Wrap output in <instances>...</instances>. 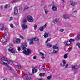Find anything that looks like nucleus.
Listing matches in <instances>:
<instances>
[{
	"instance_id": "20e7f679",
	"label": "nucleus",
	"mask_w": 80,
	"mask_h": 80,
	"mask_svg": "<svg viewBox=\"0 0 80 80\" xmlns=\"http://www.w3.org/2000/svg\"><path fill=\"white\" fill-rule=\"evenodd\" d=\"M27 20L28 21L30 22V23H32V22H33V20H34L32 16H30V15H28V16Z\"/></svg>"
},
{
	"instance_id": "bb28decb",
	"label": "nucleus",
	"mask_w": 80,
	"mask_h": 80,
	"mask_svg": "<svg viewBox=\"0 0 80 80\" xmlns=\"http://www.w3.org/2000/svg\"><path fill=\"white\" fill-rule=\"evenodd\" d=\"M68 57V53L65 54L64 56V58H67Z\"/></svg>"
},
{
	"instance_id": "7c9ffc66",
	"label": "nucleus",
	"mask_w": 80,
	"mask_h": 80,
	"mask_svg": "<svg viewBox=\"0 0 80 80\" xmlns=\"http://www.w3.org/2000/svg\"><path fill=\"white\" fill-rule=\"evenodd\" d=\"M76 40H77V41H78V40H80V38L79 37H78V36L76 37Z\"/></svg>"
},
{
	"instance_id": "412c9836",
	"label": "nucleus",
	"mask_w": 80,
	"mask_h": 80,
	"mask_svg": "<svg viewBox=\"0 0 80 80\" xmlns=\"http://www.w3.org/2000/svg\"><path fill=\"white\" fill-rule=\"evenodd\" d=\"M45 75V73L43 72L42 73H40L39 74V76L40 77H44Z\"/></svg>"
},
{
	"instance_id": "6ab92c4d",
	"label": "nucleus",
	"mask_w": 80,
	"mask_h": 80,
	"mask_svg": "<svg viewBox=\"0 0 80 80\" xmlns=\"http://www.w3.org/2000/svg\"><path fill=\"white\" fill-rule=\"evenodd\" d=\"M38 71V69H35L33 68L32 70V73H35V72H37Z\"/></svg>"
},
{
	"instance_id": "ea45409f",
	"label": "nucleus",
	"mask_w": 80,
	"mask_h": 80,
	"mask_svg": "<svg viewBox=\"0 0 80 80\" xmlns=\"http://www.w3.org/2000/svg\"><path fill=\"white\" fill-rule=\"evenodd\" d=\"M77 45L78 46V48H80V43H79V42L78 43Z\"/></svg>"
},
{
	"instance_id": "2f4dec72",
	"label": "nucleus",
	"mask_w": 80,
	"mask_h": 80,
	"mask_svg": "<svg viewBox=\"0 0 80 80\" xmlns=\"http://www.w3.org/2000/svg\"><path fill=\"white\" fill-rule=\"evenodd\" d=\"M27 23V19H25L23 21V23Z\"/></svg>"
},
{
	"instance_id": "37998d69",
	"label": "nucleus",
	"mask_w": 80,
	"mask_h": 80,
	"mask_svg": "<svg viewBox=\"0 0 80 80\" xmlns=\"http://www.w3.org/2000/svg\"><path fill=\"white\" fill-rule=\"evenodd\" d=\"M28 7H25L24 8V10H27V9H28Z\"/></svg>"
},
{
	"instance_id": "bf43d9fd",
	"label": "nucleus",
	"mask_w": 80,
	"mask_h": 80,
	"mask_svg": "<svg viewBox=\"0 0 80 80\" xmlns=\"http://www.w3.org/2000/svg\"><path fill=\"white\" fill-rule=\"evenodd\" d=\"M44 58H45V57H41L42 59H44Z\"/></svg>"
},
{
	"instance_id": "cd10ccee",
	"label": "nucleus",
	"mask_w": 80,
	"mask_h": 80,
	"mask_svg": "<svg viewBox=\"0 0 80 80\" xmlns=\"http://www.w3.org/2000/svg\"><path fill=\"white\" fill-rule=\"evenodd\" d=\"M58 48V47L57 46H54L53 47V48L54 49H56V50H57Z\"/></svg>"
},
{
	"instance_id": "4be33fe9",
	"label": "nucleus",
	"mask_w": 80,
	"mask_h": 80,
	"mask_svg": "<svg viewBox=\"0 0 80 80\" xmlns=\"http://www.w3.org/2000/svg\"><path fill=\"white\" fill-rule=\"evenodd\" d=\"M2 64L3 65H5V66H7V67H8V64L5 62L2 61Z\"/></svg>"
},
{
	"instance_id": "c9c22d12",
	"label": "nucleus",
	"mask_w": 80,
	"mask_h": 80,
	"mask_svg": "<svg viewBox=\"0 0 80 80\" xmlns=\"http://www.w3.org/2000/svg\"><path fill=\"white\" fill-rule=\"evenodd\" d=\"M39 54L40 55H41V56H44V53H42V52H40Z\"/></svg>"
},
{
	"instance_id": "680f3d73",
	"label": "nucleus",
	"mask_w": 80,
	"mask_h": 80,
	"mask_svg": "<svg viewBox=\"0 0 80 80\" xmlns=\"http://www.w3.org/2000/svg\"><path fill=\"white\" fill-rule=\"evenodd\" d=\"M61 0L62 1V2H65V0Z\"/></svg>"
},
{
	"instance_id": "0eeeda50",
	"label": "nucleus",
	"mask_w": 80,
	"mask_h": 80,
	"mask_svg": "<svg viewBox=\"0 0 80 80\" xmlns=\"http://www.w3.org/2000/svg\"><path fill=\"white\" fill-rule=\"evenodd\" d=\"M67 62H66V61L65 60H63L62 61V63L60 64V65L61 66H62V67H65V65H66V63Z\"/></svg>"
},
{
	"instance_id": "13d9d810",
	"label": "nucleus",
	"mask_w": 80,
	"mask_h": 80,
	"mask_svg": "<svg viewBox=\"0 0 80 80\" xmlns=\"http://www.w3.org/2000/svg\"><path fill=\"white\" fill-rule=\"evenodd\" d=\"M9 46H13V44H10L9 45Z\"/></svg>"
},
{
	"instance_id": "e433bc0d",
	"label": "nucleus",
	"mask_w": 80,
	"mask_h": 80,
	"mask_svg": "<svg viewBox=\"0 0 80 80\" xmlns=\"http://www.w3.org/2000/svg\"><path fill=\"white\" fill-rule=\"evenodd\" d=\"M17 68L19 69V70H20V69H21V66H20V65H18L17 66Z\"/></svg>"
},
{
	"instance_id": "423d86ee",
	"label": "nucleus",
	"mask_w": 80,
	"mask_h": 80,
	"mask_svg": "<svg viewBox=\"0 0 80 80\" xmlns=\"http://www.w3.org/2000/svg\"><path fill=\"white\" fill-rule=\"evenodd\" d=\"M70 3L72 6H74L76 5V2L73 1V0H70Z\"/></svg>"
},
{
	"instance_id": "9b49d317",
	"label": "nucleus",
	"mask_w": 80,
	"mask_h": 80,
	"mask_svg": "<svg viewBox=\"0 0 80 80\" xmlns=\"http://www.w3.org/2000/svg\"><path fill=\"white\" fill-rule=\"evenodd\" d=\"M22 50H25V48H27V43H23L22 45Z\"/></svg>"
},
{
	"instance_id": "e2e57ef3",
	"label": "nucleus",
	"mask_w": 80,
	"mask_h": 80,
	"mask_svg": "<svg viewBox=\"0 0 80 80\" xmlns=\"http://www.w3.org/2000/svg\"><path fill=\"white\" fill-rule=\"evenodd\" d=\"M4 36H5V35H6V34L5 33H4Z\"/></svg>"
},
{
	"instance_id": "72a5a7b5",
	"label": "nucleus",
	"mask_w": 80,
	"mask_h": 80,
	"mask_svg": "<svg viewBox=\"0 0 80 80\" xmlns=\"http://www.w3.org/2000/svg\"><path fill=\"white\" fill-rule=\"evenodd\" d=\"M33 27L34 28V30H36L37 29V25L35 24L33 26Z\"/></svg>"
},
{
	"instance_id": "c756f323",
	"label": "nucleus",
	"mask_w": 80,
	"mask_h": 80,
	"mask_svg": "<svg viewBox=\"0 0 80 80\" xmlns=\"http://www.w3.org/2000/svg\"><path fill=\"white\" fill-rule=\"evenodd\" d=\"M52 76H49L47 77L48 80H50L52 78Z\"/></svg>"
},
{
	"instance_id": "09e8293b",
	"label": "nucleus",
	"mask_w": 80,
	"mask_h": 80,
	"mask_svg": "<svg viewBox=\"0 0 80 80\" xmlns=\"http://www.w3.org/2000/svg\"><path fill=\"white\" fill-rule=\"evenodd\" d=\"M20 38H21L22 39H24V38H23V37L22 36H20Z\"/></svg>"
},
{
	"instance_id": "a18cd8bd",
	"label": "nucleus",
	"mask_w": 80,
	"mask_h": 80,
	"mask_svg": "<svg viewBox=\"0 0 80 80\" xmlns=\"http://www.w3.org/2000/svg\"><path fill=\"white\" fill-rule=\"evenodd\" d=\"M33 58L34 60H36L37 59V56H35L33 57Z\"/></svg>"
},
{
	"instance_id": "7ed1b4c3",
	"label": "nucleus",
	"mask_w": 80,
	"mask_h": 80,
	"mask_svg": "<svg viewBox=\"0 0 80 80\" xmlns=\"http://www.w3.org/2000/svg\"><path fill=\"white\" fill-rule=\"evenodd\" d=\"M23 53L25 55H30L31 53V50H30V49H28L27 51L24 50L23 52Z\"/></svg>"
},
{
	"instance_id": "a19ab883",
	"label": "nucleus",
	"mask_w": 80,
	"mask_h": 80,
	"mask_svg": "<svg viewBox=\"0 0 80 80\" xmlns=\"http://www.w3.org/2000/svg\"><path fill=\"white\" fill-rule=\"evenodd\" d=\"M10 25L11 28H13V24H11Z\"/></svg>"
},
{
	"instance_id": "0e129e2a",
	"label": "nucleus",
	"mask_w": 80,
	"mask_h": 80,
	"mask_svg": "<svg viewBox=\"0 0 80 80\" xmlns=\"http://www.w3.org/2000/svg\"><path fill=\"white\" fill-rule=\"evenodd\" d=\"M3 80H7V79H4Z\"/></svg>"
},
{
	"instance_id": "4468645a",
	"label": "nucleus",
	"mask_w": 80,
	"mask_h": 80,
	"mask_svg": "<svg viewBox=\"0 0 80 80\" xmlns=\"http://www.w3.org/2000/svg\"><path fill=\"white\" fill-rule=\"evenodd\" d=\"M52 9L53 11H56L57 10V7L55 6H53L52 8Z\"/></svg>"
},
{
	"instance_id": "de8ad7c7",
	"label": "nucleus",
	"mask_w": 80,
	"mask_h": 80,
	"mask_svg": "<svg viewBox=\"0 0 80 80\" xmlns=\"http://www.w3.org/2000/svg\"><path fill=\"white\" fill-rule=\"evenodd\" d=\"M13 19V17H10V21H11V20H12Z\"/></svg>"
},
{
	"instance_id": "c03bdc74",
	"label": "nucleus",
	"mask_w": 80,
	"mask_h": 80,
	"mask_svg": "<svg viewBox=\"0 0 80 80\" xmlns=\"http://www.w3.org/2000/svg\"><path fill=\"white\" fill-rule=\"evenodd\" d=\"M7 7H8V5H5L4 6V8H7Z\"/></svg>"
},
{
	"instance_id": "69168bd1",
	"label": "nucleus",
	"mask_w": 80,
	"mask_h": 80,
	"mask_svg": "<svg viewBox=\"0 0 80 80\" xmlns=\"http://www.w3.org/2000/svg\"><path fill=\"white\" fill-rule=\"evenodd\" d=\"M38 80H42V79H39Z\"/></svg>"
},
{
	"instance_id": "58836bf2",
	"label": "nucleus",
	"mask_w": 80,
	"mask_h": 80,
	"mask_svg": "<svg viewBox=\"0 0 80 80\" xmlns=\"http://www.w3.org/2000/svg\"><path fill=\"white\" fill-rule=\"evenodd\" d=\"M8 70H12L13 69L11 67H8Z\"/></svg>"
},
{
	"instance_id": "a211bd4d",
	"label": "nucleus",
	"mask_w": 80,
	"mask_h": 80,
	"mask_svg": "<svg viewBox=\"0 0 80 80\" xmlns=\"http://www.w3.org/2000/svg\"><path fill=\"white\" fill-rule=\"evenodd\" d=\"M4 28V25L1 24L0 25V30H2Z\"/></svg>"
},
{
	"instance_id": "473e14b6",
	"label": "nucleus",
	"mask_w": 80,
	"mask_h": 80,
	"mask_svg": "<svg viewBox=\"0 0 80 80\" xmlns=\"http://www.w3.org/2000/svg\"><path fill=\"white\" fill-rule=\"evenodd\" d=\"M40 31H43V30H44V28H43V27H41L40 28Z\"/></svg>"
},
{
	"instance_id": "864d4df0",
	"label": "nucleus",
	"mask_w": 80,
	"mask_h": 80,
	"mask_svg": "<svg viewBox=\"0 0 80 80\" xmlns=\"http://www.w3.org/2000/svg\"><path fill=\"white\" fill-rule=\"evenodd\" d=\"M13 2L15 3H16L17 2V1H16V0H13Z\"/></svg>"
},
{
	"instance_id": "393cba45",
	"label": "nucleus",
	"mask_w": 80,
	"mask_h": 80,
	"mask_svg": "<svg viewBox=\"0 0 80 80\" xmlns=\"http://www.w3.org/2000/svg\"><path fill=\"white\" fill-rule=\"evenodd\" d=\"M33 41H38L39 40V38H36L34 39H32Z\"/></svg>"
},
{
	"instance_id": "6e6552de",
	"label": "nucleus",
	"mask_w": 80,
	"mask_h": 80,
	"mask_svg": "<svg viewBox=\"0 0 80 80\" xmlns=\"http://www.w3.org/2000/svg\"><path fill=\"white\" fill-rule=\"evenodd\" d=\"M18 13V10L16 7L14 8V14L15 15H17Z\"/></svg>"
},
{
	"instance_id": "4c0bfd02",
	"label": "nucleus",
	"mask_w": 80,
	"mask_h": 80,
	"mask_svg": "<svg viewBox=\"0 0 80 80\" xmlns=\"http://www.w3.org/2000/svg\"><path fill=\"white\" fill-rule=\"evenodd\" d=\"M58 52V50L57 51L55 50V49H54L53 52L55 53H56Z\"/></svg>"
},
{
	"instance_id": "b1692460",
	"label": "nucleus",
	"mask_w": 80,
	"mask_h": 80,
	"mask_svg": "<svg viewBox=\"0 0 80 80\" xmlns=\"http://www.w3.org/2000/svg\"><path fill=\"white\" fill-rule=\"evenodd\" d=\"M44 38L46 37H48V34L45 33L43 35Z\"/></svg>"
},
{
	"instance_id": "f3484780",
	"label": "nucleus",
	"mask_w": 80,
	"mask_h": 80,
	"mask_svg": "<svg viewBox=\"0 0 80 80\" xmlns=\"http://www.w3.org/2000/svg\"><path fill=\"white\" fill-rule=\"evenodd\" d=\"M63 17L64 19H65L66 20H67V19H69V18H70L69 17H67V16L66 14L64 15H63Z\"/></svg>"
},
{
	"instance_id": "f03ea898",
	"label": "nucleus",
	"mask_w": 80,
	"mask_h": 80,
	"mask_svg": "<svg viewBox=\"0 0 80 80\" xmlns=\"http://www.w3.org/2000/svg\"><path fill=\"white\" fill-rule=\"evenodd\" d=\"M32 77V74H29L28 75L26 74L24 76H22V77L24 78V80H30L31 79V77Z\"/></svg>"
},
{
	"instance_id": "338daca9",
	"label": "nucleus",
	"mask_w": 80,
	"mask_h": 80,
	"mask_svg": "<svg viewBox=\"0 0 80 80\" xmlns=\"http://www.w3.org/2000/svg\"><path fill=\"white\" fill-rule=\"evenodd\" d=\"M1 15V14L0 13V16Z\"/></svg>"
},
{
	"instance_id": "1a4fd4ad",
	"label": "nucleus",
	"mask_w": 80,
	"mask_h": 80,
	"mask_svg": "<svg viewBox=\"0 0 80 80\" xmlns=\"http://www.w3.org/2000/svg\"><path fill=\"white\" fill-rule=\"evenodd\" d=\"M8 51L12 53H15V52L13 50V49L12 48H9L8 49Z\"/></svg>"
},
{
	"instance_id": "774afa93",
	"label": "nucleus",
	"mask_w": 80,
	"mask_h": 80,
	"mask_svg": "<svg viewBox=\"0 0 80 80\" xmlns=\"http://www.w3.org/2000/svg\"><path fill=\"white\" fill-rule=\"evenodd\" d=\"M68 43H69V42H68Z\"/></svg>"
},
{
	"instance_id": "2eb2a0df",
	"label": "nucleus",
	"mask_w": 80,
	"mask_h": 80,
	"mask_svg": "<svg viewBox=\"0 0 80 80\" xmlns=\"http://www.w3.org/2000/svg\"><path fill=\"white\" fill-rule=\"evenodd\" d=\"M29 41H30V42H29V44H30V45H33V44L34 43V42L33 41H33V39H30L29 40Z\"/></svg>"
},
{
	"instance_id": "052dcab7",
	"label": "nucleus",
	"mask_w": 80,
	"mask_h": 80,
	"mask_svg": "<svg viewBox=\"0 0 80 80\" xmlns=\"http://www.w3.org/2000/svg\"><path fill=\"white\" fill-rule=\"evenodd\" d=\"M79 38L80 39V34H79V35H78V36Z\"/></svg>"
},
{
	"instance_id": "c85d7f7f",
	"label": "nucleus",
	"mask_w": 80,
	"mask_h": 80,
	"mask_svg": "<svg viewBox=\"0 0 80 80\" xmlns=\"http://www.w3.org/2000/svg\"><path fill=\"white\" fill-rule=\"evenodd\" d=\"M46 45L48 47H52V45H51L50 43H48Z\"/></svg>"
},
{
	"instance_id": "603ef678",
	"label": "nucleus",
	"mask_w": 80,
	"mask_h": 80,
	"mask_svg": "<svg viewBox=\"0 0 80 80\" xmlns=\"http://www.w3.org/2000/svg\"><path fill=\"white\" fill-rule=\"evenodd\" d=\"M47 26V24H46L43 26V27L44 28H46V27Z\"/></svg>"
},
{
	"instance_id": "6e6d98bb",
	"label": "nucleus",
	"mask_w": 80,
	"mask_h": 80,
	"mask_svg": "<svg viewBox=\"0 0 80 80\" xmlns=\"http://www.w3.org/2000/svg\"><path fill=\"white\" fill-rule=\"evenodd\" d=\"M18 51H20V48L18 47Z\"/></svg>"
},
{
	"instance_id": "9d476101",
	"label": "nucleus",
	"mask_w": 80,
	"mask_h": 80,
	"mask_svg": "<svg viewBox=\"0 0 80 80\" xmlns=\"http://www.w3.org/2000/svg\"><path fill=\"white\" fill-rule=\"evenodd\" d=\"M28 27V26H27V25H25V24L22 25V28L23 30H25Z\"/></svg>"
},
{
	"instance_id": "f704fd0d",
	"label": "nucleus",
	"mask_w": 80,
	"mask_h": 80,
	"mask_svg": "<svg viewBox=\"0 0 80 80\" xmlns=\"http://www.w3.org/2000/svg\"><path fill=\"white\" fill-rule=\"evenodd\" d=\"M44 11H45V12L46 15H47V14H48V11L47 10V9H45Z\"/></svg>"
},
{
	"instance_id": "4d7b16f0",
	"label": "nucleus",
	"mask_w": 80,
	"mask_h": 80,
	"mask_svg": "<svg viewBox=\"0 0 80 80\" xmlns=\"http://www.w3.org/2000/svg\"><path fill=\"white\" fill-rule=\"evenodd\" d=\"M77 12V11H73L72 12V13H76V12Z\"/></svg>"
},
{
	"instance_id": "dca6fc26",
	"label": "nucleus",
	"mask_w": 80,
	"mask_h": 80,
	"mask_svg": "<svg viewBox=\"0 0 80 80\" xmlns=\"http://www.w3.org/2000/svg\"><path fill=\"white\" fill-rule=\"evenodd\" d=\"M1 59L2 60H4V61H6L7 62L8 61V59L5 57H2L1 58Z\"/></svg>"
},
{
	"instance_id": "39448f33",
	"label": "nucleus",
	"mask_w": 80,
	"mask_h": 80,
	"mask_svg": "<svg viewBox=\"0 0 80 80\" xmlns=\"http://www.w3.org/2000/svg\"><path fill=\"white\" fill-rule=\"evenodd\" d=\"M79 67L77 65H72V69L74 70H76L77 68H78Z\"/></svg>"
},
{
	"instance_id": "aec40b11",
	"label": "nucleus",
	"mask_w": 80,
	"mask_h": 80,
	"mask_svg": "<svg viewBox=\"0 0 80 80\" xmlns=\"http://www.w3.org/2000/svg\"><path fill=\"white\" fill-rule=\"evenodd\" d=\"M2 42L3 43H5L7 42V40L5 38H2Z\"/></svg>"
},
{
	"instance_id": "8fccbe9b",
	"label": "nucleus",
	"mask_w": 80,
	"mask_h": 80,
	"mask_svg": "<svg viewBox=\"0 0 80 80\" xmlns=\"http://www.w3.org/2000/svg\"><path fill=\"white\" fill-rule=\"evenodd\" d=\"M42 70H44V69L45 68V67L44 66H42Z\"/></svg>"
},
{
	"instance_id": "79ce46f5",
	"label": "nucleus",
	"mask_w": 80,
	"mask_h": 80,
	"mask_svg": "<svg viewBox=\"0 0 80 80\" xmlns=\"http://www.w3.org/2000/svg\"><path fill=\"white\" fill-rule=\"evenodd\" d=\"M59 31L60 32H63L64 31V29H61Z\"/></svg>"
},
{
	"instance_id": "ddd939ff",
	"label": "nucleus",
	"mask_w": 80,
	"mask_h": 80,
	"mask_svg": "<svg viewBox=\"0 0 80 80\" xmlns=\"http://www.w3.org/2000/svg\"><path fill=\"white\" fill-rule=\"evenodd\" d=\"M7 63H8L10 65H13V61H12L8 60V61H7Z\"/></svg>"
},
{
	"instance_id": "5fc2aeb1",
	"label": "nucleus",
	"mask_w": 80,
	"mask_h": 80,
	"mask_svg": "<svg viewBox=\"0 0 80 80\" xmlns=\"http://www.w3.org/2000/svg\"><path fill=\"white\" fill-rule=\"evenodd\" d=\"M0 8L1 10H2V9H3V6L2 5L1 6Z\"/></svg>"
},
{
	"instance_id": "f257e3e1",
	"label": "nucleus",
	"mask_w": 80,
	"mask_h": 80,
	"mask_svg": "<svg viewBox=\"0 0 80 80\" xmlns=\"http://www.w3.org/2000/svg\"><path fill=\"white\" fill-rule=\"evenodd\" d=\"M75 42V40L73 39H71L69 41H68L67 42L66 41H65L64 43L65 46H70V45L71 44V42Z\"/></svg>"
},
{
	"instance_id": "a878e982",
	"label": "nucleus",
	"mask_w": 80,
	"mask_h": 80,
	"mask_svg": "<svg viewBox=\"0 0 80 80\" xmlns=\"http://www.w3.org/2000/svg\"><path fill=\"white\" fill-rule=\"evenodd\" d=\"M51 38H48L47 40L45 42V43H48V42H50V40H51Z\"/></svg>"
},
{
	"instance_id": "f8f14e48",
	"label": "nucleus",
	"mask_w": 80,
	"mask_h": 80,
	"mask_svg": "<svg viewBox=\"0 0 80 80\" xmlns=\"http://www.w3.org/2000/svg\"><path fill=\"white\" fill-rule=\"evenodd\" d=\"M14 43H16V44L20 43V40L18 39H16L14 41Z\"/></svg>"
},
{
	"instance_id": "49530a36",
	"label": "nucleus",
	"mask_w": 80,
	"mask_h": 80,
	"mask_svg": "<svg viewBox=\"0 0 80 80\" xmlns=\"http://www.w3.org/2000/svg\"><path fill=\"white\" fill-rule=\"evenodd\" d=\"M22 10H23V8H22V7H21L19 8V10H20V11H22Z\"/></svg>"
},
{
	"instance_id": "3c124183",
	"label": "nucleus",
	"mask_w": 80,
	"mask_h": 80,
	"mask_svg": "<svg viewBox=\"0 0 80 80\" xmlns=\"http://www.w3.org/2000/svg\"><path fill=\"white\" fill-rule=\"evenodd\" d=\"M68 64H66L65 66V68H68Z\"/></svg>"
},
{
	"instance_id": "5701e85b",
	"label": "nucleus",
	"mask_w": 80,
	"mask_h": 80,
	"mask_svg": "<svg viewBox=\"0 0 80 80\" xmlns=\"http://www.w3.org/2000/svg\"><path fill=\"white\" fill-rule=\"evenodd\" d=\"M58 22V19H56L55 20H53V22L54 23H56L57 22Z\"/></svg>"
}]
</instances>
